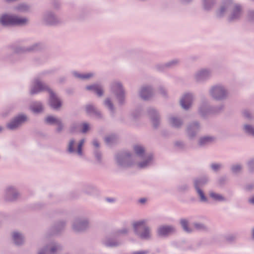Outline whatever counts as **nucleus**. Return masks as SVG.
<instances>
[{"instance_id":"obj_8","label":"nucleus","mask_w":254,"mask_h":254,"mask_svg":"<svg viewBox=\"0 0 254 254\" xmlns=\"http://www.w3.org/2000/svg\"><path fill=\"white\" fill-rule=\"evenodd\" d=\"M89 227V220L86 217L75 218L72 223V229L75 233H82Z\"/></svg>"},{"instance_id":"obj_56","label":"nucleus","mask_w":254,"mask_h":254,"mask_svg":"<svg viewBox=\"0 0 254 254\" xmlns=\"http://www.w3.org/2000/svg\"><path fill=\"white\" fill-rule=\"evenodd\" d=\"M146 199L145 198H142L139 200V202L140 203H144L146 202Z\"/></svg>"},{"instance_id":"obj_22","label":"nucleus","mask_w":254,"mask_h":254,"mask_svg":"<svg viewBox=\"0 0 254 254\" xmlns=\"http://www.w3.org/2000/svg\"><path fill=\"white\" fill-rule=\"evenodd\" d=\"M86 112L91 115L94 116L97 119H101L102 115L93 105L88 104L85 107Z\"/></svg>"},{"instance_id":"obj_59","label":"nucleus","mask_w":254,"mask_h":254,"mask_svg":"<svg viewBox=\"0 0 254 254\" xmlns=\"http://www.w3.org/2000/svg\"><path fill=\"white\" fill-rule=\"evenodd\" d=\"M252 237L254 239V228L252 230Z\"/></svg>"},{"instance_id":"obj_37","label":"nucleus","mask_w":254,"mask_h":254,"mask_svg":"<svg viewBox=\"0 0 254 254\" xmlns=\"http://www.w3.org/2000/svg\"><path fill=\"white\" fill-rule=\"evenodd\" d=\"M94 155L97 163L101 164L102 161V154L99 149H94Z\"/></svg>"},{"instance_id":"obj_60","label":"nucleus","mask_w":254,"mask_h":254,"mask_svg":"<svg viewBox=\"0 0 254 254\" xmlns=\"http://www.w3.org/2000/svg\"><path fill=\"white\" fill-rule=\"evenodd\" d=\"M202 75H206L207 74V72L206 71H203L202 73H201Z\"/></svg>"},{"instance_id":"obj_17","label":"nucleus","mask_w":254,"mask_h":254,"mask_svg":"<svg viewBox=\"0 0 254 254\" xmlns=\"http://www.w3.org/2000/svg\"><path fill=\"white\" fill-rule=\"evenodd\" d=\"M49 93L50 94L49 104L50 106L55 110L59 109L62 105L61 99L51 89L49 90Z\"/></svg>"},{"instance_id":"obj_34","label":"nucleus","mask_w":254,"mask_h":254,"mask_svg":"<svg viewBox=\"0 0 254 254\" xmlns=\"http://www.w3.org/2000/svg\"><path fill=\"white\" fill-rule=\"evenodd\" d=\"M104 105L107 107L112 114L115 113V109L110 98H107L104 101Z\"/></svg>"},{"instance_id":"obj_3","label":"nucleus","mask_w":254,"mask_h":254,"mask_svg":"<svg viewBox=\"0 0 254 254\" xmlns=\"http://www.w3.org/2000/svg\"><path fill=\"white\" fill-rule=\"evenodd\" d=\"M130 231L129 227L125 226L117 229L111 233V238H107L104 241V244L109 247H117L122 245V242L119 239L123 236L127 235Z\"/></svg>"},{"instance_id":"obj_62","label":"nucleus","mask_w":254,"mask_h":254,"mask_svg":"<svg viewBox=\"0 0 254 254\" xmlns=\"http://www.w3.org/2000/svg\"><path fill=\"white\" fill-rule=\"evenodd\" d=\"M132 116L133 117V118H136V116L134 115V113H132Z\"/></svg>"},{"instance_id":"obj_53","label":"nucleus","mask_w":254,"mask_h":254,"mask_svg":"<svg viewBox=\"0 0 254 254\" xmlns=\"http://www.w3.org/2000/svg\"><path fill=\"white\" fill-rule=\"evenodd\" d=\"M244 116L247 118H251V114L248 111H245L243 113Z\"/></svg>"},{"instance_id":"obj_35","label":"nucleus","mask_w":254,"mask_h":254,"mask_svg":"<svg viewBox=\"0 0 254 254\" xmlns=\"http://www.w3.org/2000/svg\"><path fill=\"white\" fill-rule=\"evenodd\" d=\"M244 132L249 135L254 137V127L250 125H245L243 127Z\"/></svg>"},{"instance_id":"obj_47","label":"nucleus","mask_w":254,"mask_h":254,"mask_svg":"<svg viewBox=\"0 0 254 254\" xmlns=\"http://www.w3.org/2000/svg\"><path fill=\"white\" fill-rule=\"evenodd\" d=\"M92 144L94 147V149H99L100 143L96 139H94L92 141Z\"/></svg>"},{"instance_id":"obj_28","label":"nucleus","mask_w":254,"mask_h":254,"mask_svg":"<svg viewBox=\"0 0 254 254\" xmlns=\"http://www.w3.org/2000/svg\"><path fill=\"white\" fill-rule=\"evenodd\" d=\"M30 109L33 113L38 114L42 112L43 106L40 102L35 101L31 104Z\"/></svg>"},{"instance_id":"obj_39","label":"nucleus","mask_w":254,"mask_h":254,"mask_svg":"<svg viewBox=\"0 0 254 254\" xmlns=\"http://www.w3.org/2000/svg\"><path fill=\"white\" fill-rule=\"evenodd\" d=\"M96 188L91 185H87L83 189V191L88 194H93L96 191Z\"/></svg>"},{"instance_id":"obj_7","label":"nucleus","mask_w":254,"mask_h":254,"mask_svg":"<svg viewBox=\"0 0 254 254\" xmlns=\"http://www.w3.org/2000/svg\"><path fill=\"white\" fill-rule=\"evenodd\" d=\"M28 121V117L24 114H20L12 118L6 125L8 129L15 130L20 127Z\"/></svg>"},{"instance_id":"obj_40","label":"nucleus","mask_w":254,"mask_h":254,"mask_svg":"<svg viewBox=\"0 0 254 254\" xmlns=\"http://www.w3.org/2000/svg\"><path fill=\"white\" fill-rule=\"evenodd\" d=\"M84 139H81L77 144V153L78 155L81 156L82 155V146L84 143Z\"/></svg>"},{"instance_id":"obj_44","label":"nucleus","mask_w":254,"mask_h":254,"mask_svg":"<svg viewBox=\"0 0 254 254\" xmlns=\"http://www.w3.org/2000/svg\"><path fill=\"white\" fill-rule=\"evenodd\" d=\"M82 128L81 132L82 133H86L89 129V125L88 124L84 123L82 125Z\"/></svg>"},{"instance_id":"obj_43","label":"nucleus","mask_w":254,"mask_h":254,"mask_svg":"<svg viewBox=\"0 0 254 254\" xmlns=\"http://www.w3.org/2000/svg\"><path fill=\"white\" fill-rule=\"evenodd\" d=\"M249 171L250 172H254V158L249 160L247 162Z\"/></svg>"},{"instance_id":"obj_15","label":"nucleus","mask_w":254,"mask_h":254,"mask_svg":"<svg viewBox=\"0 0 254 254\" xmlns=\"http://www.w3.org/2000/svg\"><path fill=\"white\" fill-rule=\"evenodd\" d=\"M112 91L116 95L120 104H122L125 102V91L122 84L116 82L111 87Z\"/></svg>"},{"instance_id":"obj_4","label":"nucleus","mask_w":254,"mask_h":254,"mask_svg":"<svg viewBox=\"0 0 254 254\" xmlns=\"http://www.w3.org/2000/svg\"><path fill=\"white\" fill-rule=\"evenodd\" d=\"M223 108L224 106L222 105L218 106H211L208 101H203L198 107V113L201 117H205L209 115L220 112Z\"/></svg>"},{"instance_id":"obj_45","label":"nucleus","mask_w":254,"mask_h":254,"mask_svg":"<svg viewBox=\"0 0 254 254\" xmlns=\"http://www.w3.org/2000/svg\"><path fill=\"white\" fill-rule=\"evenodd\" d=\"M77 77L81 78H89L92 77V74L88 73L84 74H79L76 76Z\"/></svg>"},{"instance_id":"obj_20","label":"nucleus","mask_w":254,"mask_h":254,"mask_svg":"<svg viewBox=\"0 0 254 254\" xmlns=\"http://www.w3.org/2000/svg\"><path fill=\"white\" fill-rule=\"evenodd\" d=\"M154 94L152 88L149 86H142L139 91L140 97L144 100H148Z\"/></svg>"},{"instance_id":"obj_31","label":"nucleus","mask_w":254,"mask_h":254,"mask_svg":"<svg viewBox=\"0 0 254 254\" xmlns=\"http://www.w3.org/2000/svg\"><path fill=\"white\" fill-rule=\"evenodd\" d=\"M193 231L196 230L200 232H206L208 228L204 224L200 222H194L193 223Z\"/></svg>"},{"instance_id":"obj_23","label":"nucleus","mask_w":254,"mask_h":254,"mask_svg":"<svg viewBox=\"0 0 254 254\" xmlns=\"http://www.w3.org/2000/svg\"><path fill=\"white\" fill-rule=\"evenodd\" d=\"M169 123L173 127L181 128L184 124L183 120L180 117L171 116L169 118Z\"/></svg>"},{"instance_id":"obj_46","label":"nucleus","mask_w":254,"mask_h":254,"mask_svg":"<svg viewBox=\"0 0 254 254\" xmlns=\"http://www.w3.org/2000/svg\"><path fill=\"white\" fill-rule=\"evenodd\" d=\"M240 14V9L239 7H238V8H237L236 11H235L234 15H233V17L232 18V19H236V18H238Z\"/></svg>"},{"instance_id":"obj_21","label":"nucleus","mask_w":254,"mask_h":254,"mask_svg":"<svg viewBox=\"0 0 254 254\" xmlns=\"http://www.w3.org/2000/svg\"><path fill=\"white\" fill-rule=\"evenodd\" d=\"M148 113L154 127H157L160 123V116L158 112L154 108H149Z\"/></svg>"},{"instance_id":"obj_24","label":"nucleus","mask_w":254,"mask_h":254,"mask_svg":"<svg viewBox=\"0 0 254 254\" xmlns=\"http://www.w3.org/2000/svg\"><path fill=\"white\" fill-rule=\"evenodd\" d=\"M133 151L135 156L138 158L142 157L146 155V154L148 153L146 152L144 146L139 144H136L133 146Z\"/></svg>"},{"instance_id":"obj_12","label":"nucleus","mask_w":254,"mask_h":254,"mask_svg":"<svg viewBox=\"0 0 254 254\" xmlns=\"http://www.w3.org/2000/svg\"><path fill=\"white\" fill-rule=\"evenodd\" d=\"M20 196L19 191L14 187L8 186L4 190V199L6 201H15Z\"/></svg>"},{"instance_id":"obj_41","label":"nucleus","mask_w":254,"mask_h":254,"mask_svg":"<svg viewBox=\"0 0 254 254\" xmlns=\"http://www.w3.org/2000/svg\"><path fill=\"white\" fill-rule=\"evenodd\" d=\"M223 165L221 163H212L210 165V168L214 172H217L222 169Z\"/></svg>"},{"instance_id":"obj_58","label":"nucleus","mask_w":254,"mask_h":254,"mask_svg":"<svg viewBox=\"0 0 254 254\" xmlns=\"http://www.w3.org/2000/svg\"><path fill=\"white\" fill-rule=\"evenodd\" d=\"M107 200L108 201L110 202L114 201V199L112 198H107Z\"/></svg>"},{"instance_id":"obj_27","label":"nucleus","mask_w":254,"mask_h":254,"mask_svg":"<svg viewBox=\"0 0 254 254\" xmlns=\"http://www.w3.org/2000/svg\"><path fill=\"white\" fill-rule=\"evenodd\" d=\"M77 144L74 138H71L67 145L66 151L69 154L77 153Z\"/></svg>"},{"instance_id":"obj_10","label":"nucleus","mask_w":254,"mask_h":254,"mask_svg":"<svg viewBox=\"0 0 254 254\" xmlns=\"http://www.w3.org/2000/svg\"><path fill=\"white\" fill-rule=\"evenodd\" d=\"M140 161H136L135 165L140 169H145L153 165L155 163L154 155L152 153H148L143 157L139 158Z\"/></svg>"},{"instance_id":"obj_50","label":"nucleus","mask_w":254,"mask_h":254,"mask_svg":"<svg viewBox=\"0 0 254 254\" xmlns=\"http://www.w3.org/2000/svg\"><path fill=\"white\" fill-rule=\"evenodd\" d=\"M149 253L148 250L135 251L132 253L131 254H148Z\"/></svg>"},{"instance_id":"obj_11","label":"nucleus","mask_w":254,"mask_h":254,"mask_svg":"<svg viewBox=\"0 0 254 254\" xmlns=\"http://www.w3.org/2000/svg\"><path fill=\"white\" fill-rule=\"evenodd\" d=\"M201 126L197 121H193L189 123L186 128V133L188 137L190 139H194L200 131Z\"/></svg>"},{"instance_id":"obj_49","label":"nucleus","mask_w":254,"mask_h":254,"mask_svg":"<svg viewBox=\"0 0 254 254\" xmlns=\"http://www.w3.org/2000/svg\"><path fill=\"white\" fill-rule=\"evenodd\" d=\"M158 90H159V93L161 95H162L163 96H166V95H167V91H166V89L164 87H159Z\"/></svg>"},{"instance_id":"obj_48","label":"nucleus","mask_w":254,"mask_h":254,"mask_svg":"<svg viewBox=\"0 0 254 254\" xmlns=\"http://www.w3.org/2000/svg\"><path fill=\"white\" fill-rule=\"evenodd\" d=\"M245 189L247 190H249V191L254 190V183H251V184H249L245 186Z\"/></svg>"},{"instance_id":"obj_16","label":"nucleus","mask_w":254,"mask_h":254,"mask_svg":"<svg viewBox=\"0 0 254 254\" xmlns=\"http://www.w3.org/2000/svg\"><path fill=\"white\" fill-rule=\"evenodd\" d=\"M175 232V228L172 225L160 226L156 231L157 235L159 237H167Z\"/></svg>"},{"instance_id":"obj_5","label":"nucleus","mask_w":254,"mask_h":254,"mask_svg":"<svg viewBox=\"0 0 254 254\" xmlns=\"http://www.w3.org/2000/svg\"><path fill=\"white\" fill-rule=\"evenodd\" d=\"M210 96L215 100L222 101L229 96L228 90L223 86L217 85L212 86L209 91Z\"/></svg>"},{"instance_id":"obj_6","label":"nucleus","mask_w":254,"mask_h":254,"mask_svg":"<svg viewBox=\"0 0 254 254\" xmlns=\"http://www.w3.org/2000/svg\"><path fill=\"white\" fill-rule=\"evenodd\" d=\"M27 19L12 15L4 14L0 17V23L3 25H23L25 24Z\"/></svg>"},{"instance_id":"obj_36","label":"nucleus","mask_w":254,"mask_h":254,"mask_svg":"<svg viewBox=\"0 0 254 254\" xmlns=\"http://www.w3.org/2000/svg\"><path fill=\"white\" fill-rule=\"evenodd\" d=\"M117 139V137L115 134H111L105 138V141L108 145H111L115 143Z\"/></svg>"},{"instance_id":"obj_9","label":"nucleus","mask_w":254,"mask_h":254,"mask_svg":"<svg viewBox=\"0 0 254 254\" xmlns=\"http://www.w3.org/2000/svg\"><path fill=\"white\" fill-rule=\"evenodd\" d=\"M208 182V178L206 176L196 178L193 181L194 188L200 197V200L202 202L207 201V198L200 188L206 184Z\"/></svg>"},{"instance_id":"obj_14","label":"nucleus","mask_w":254,"mask_h":254,"mask_svg":"<svg viewBox=\"0 0 254 254\" xmlns=\"http://www.w3.org/2000/svg\"><path fill=\"white\" fill-rule=\"evenodd\" d=\"M62 250V246L56 242H51L41 249L38 254H56Z\"/></svg>"},{"instance_id":"obj_54","label":"nucleus","mask_w":254,"mask_h":254,"mask_svg":"<svg viewBox=\"0 0 254 254\" xmlns=\"http://www.w3.org/2000/svg\"><path fill=\"white\" fill-rule=\"evenodd\" d=\"M236 239V236L233 235L229 236L227 239L229 241H233Z\"/></svg>"},{"instance_id":"obj_29","label":"nucleus","mask_w":254,"mask_h":254,"mask_svg":"<svg viewBox=\"0 0 254 254\" xmlns=\"http://www.w3.org/2000/svg\"><path fill=\"white\" fill-rule=\"evenodd\" d=\"M12 238L14 244L17 246L21 245L24 243V237L22 234L19 232H13Z\"/></svg>"},{"instance_id":"obj_51","label":"nucleus","mask_w":254,"mask_h":254,"mask_svg":"<svg viewBox=\"0 0 254 254\" xmlns=\"http://www.w3.org/2000/svg\"><path fill=\"white\" fill-rule=\"evenodd\" d=\"M189 189V186L187 184L182 185L179 187V190L181 191H184L187 190Z\"/></svg>"},{"instance_id":"obj_32","label":"nucleus","mask_w":254,"mask_h":254,"mask_svg":"<svg viewBox=\"0 0 254 254\" xmlns=\"http://www.w3.org/2000/svg\"><path fill=\"white\" fill-rule=\"evenodd\" d=\"M209 195L211 198L217 201L222 202L226 201V198L222 194L216 193L214 191H210L209 192Z\"/></svg>"},{"instance_id":"obj_2","label":"nucleus","mask_w":254,"mask_h":254,"mask_svg":"<svg viewBox=\"0 0 254 254\" xmlns=\"http://www.w3.org/2000/svg\"><path fill=\"white\" fill-rule=\"evenodd\" d=\"M115 160L116 165L123 169L132 168L136 164L135 156L127 151L117 153L115 156Z\"/></svg>"},{"instance_id":"obj_42","label":"nucleus","mask_w":254,"mask_h":254,"mask_svg":"<svg viewBox=\"0 0 254 254\" xmlns=\"http://www.w3.org/2000/svg\"><path fill=\"white\" fill-rule=\"evenodd\" d=\"M56 125H57V128H56V131L58 133H60L63 131L64 128V125L62 122L61 119L57 122Z\"/></svg>"},{"instance_id":"obj_61","label":"nucleus","mask_w":254,"mask_h":254,"mask_svg":"<svg viewBox=\"0 0 254 254\" xmlns=\"http://www.w3.org/2000/svg\"><path fill=\"white\" fill-rule=\"evenodd\" d=\"M3 129V127L0 126V132H1Z\"/></svg>"},{"instance_id":"obj_55","label":"nucleus","mask_w":254,"mask_h":254,"mask_svg":"<svg viewBox=\"0 0 254 254\" xmlns=\"http://www.w3.org/2000/svg\"><path fill=\"white\" fill-rule=\"evenodd\" d=\"M249 202L253 204H254V196L252 197L249 199Z\"/></svg>"},{"instance_id":"obj_1","label":"nucleus","mask_w":254,"mask_h":254,"mask_svg":"<svg viewBox=\"0 0 254 254\" xmlns=\"http://www.w3.org/2000/svg\"><path fill=\"white\" fill-rule=\"evenodd\" d=\"M147 223V220L141 219L134 221L132 224L134 234L141 240H150L152 238L151 228Z\"/></svg>"},{"instance_id":"obj_18","label":"nucleus","mask_w":254,"mask_h":254,"mask_svg":"<svg viewBox=\"0 0 254 254\" xmlns=\"http://www.w3.org/2000/svg\"><path fill=\"white\" fill-rule=\"evenodd\" d=\"M193 100V96L192 94L188 93L185 94L180 101L182 107L185 110H188L191 106Z\"/></svg>"},{"instance_id":"obj_25","label":"nucleus","mask_w":254,"mask_h":254,"mask_svg":"<svg viewBox=\"0 0 254 254\" xmlns=\"http://www.w3.org/2000/svg\"><path fill=\"white\" fill-rule=\"evenodd\" d=\"M66 222L64 221H60L57 222L52 228V234H58L62 232L65 228Z\"/></svg>"},{"instance_id":"obj_57","label":"nucleus","mask_w":254,"mask_h":254,"mask_svg":"<svg viewBox=\"0 0 254 254\" xmlns=\"http://www.w3.org/2000/svg\"><path fill=\"white\" fill-rule=\"evenodd\" d=\"M75 127V124H72L71 127V128H70V130H71V132H73L74 130V127Z\"/></svg>"},{"instance_id":"obj_30","label":"nucleus","mask_w":254,"mask_h":254,"mask_svg":"<svg viewBox=\"0 0 254 254\" xmlns=\"http://www.w3.org/2000/svg\"><path fill=\"white\" fill-rule=\"evenodd\" d=\"M180 224L185 232L188 233H191L193 232V228L189 226V222L186 219H181L180 220Z\"/></svg>"},{"instance_id":"obj_33","label":"nucleus","mask_w":254,"mask_h":254,"mask_svg":"<svg viewBox=\"0 0 254 254\" xmlns=\"http://www.w3.org/2000/svg\"><path fill=\"white\" fill-rule=\"evenodd\" d=\"M243 169L242 164L237 163L233 164L230 167L231 171L233 174H238L241 172Z\"/></svg>"},{"instance_id":"obj_26","label":"nucleus","mask_w":254,"mask_h":254,"mask_svg":"<svg viewBox=\"0 0 254 254\" xmlns=\"http://www.w3.org/2000/svg\"><path fill=\"white\" fill-rule=\"evenodd\" d=\"M87 90L92 91L95 93L98 96L101 97L103 94V90L101 86L97 84H93L87 86L86 87Z\"/></svg>"},{"instance_id":"obj_13","label":"nucleus","mask_w":254,"mask_h":254,"mask_svg":"<svg viewBox=\"0 0 254 254\" xmlns=\"http://www.w3.org/2000/svg\"><path fill=\"white\" fill-rule=\"evenodd\" d=\"M50 89L48 85L43 83L41 80H35L31 85L30 94L35 95L45 91L49 92Z\"/></svg>"},{"instance_id":"obj_19","label":"nucleus","mask_w":254,"mask_h":254,"mask_svg":"<svg viewBox=\"0 0 254 254\" xmlns=\"http://www.w3.org/2000/svg\"><path fill=\"white\" fill-rule=\"evenodd\" d=\"M216 137L212 135H204L200 137L197 141L198 145L200 147H205L215 142Z\"/></svg>"},{"instance_id":"obj_52","label":"nucleus","mask_w":254,"mask_h":254,"mask_svg":"<svg viewBox=\"0 0 254 254\" xmlns=\"http://www.w3.org/2000/svg\"><path fill=\"white\" fill-rule=\"evenodd\" d=\"M175 145L180 148H183L184 146V144L182 141H177L175 142Z\"/></svg>"},{"instance_id":"obj_38","label":"nucleus","mask_w":254,"mask_h":254,"mask_svg":"<svg viewBox=\"0 0 254 254\" xmlns=\"http://www.w3.org/2000/svg\"><path fill=\"white\" fill-rule=\"evenodd\" d=\"M60 118H57L52 116H48L45 119V122L47 124L49 125L57 124V122L59 121Z\"/></svg>"}]
</instances>
